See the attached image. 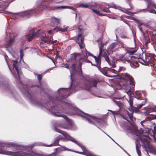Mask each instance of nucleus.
Wrapping results in <instances>:
<instances>
[{"mask_svg":"<svg viewBox=\"0 0 156 156\" xmlns=\"http://www.w3.org/2000/svg\"><path fill=\"white\" fill-rule=\"evenodd\" d=\"M156 112V106L152 109L150 112Z\"/></svg>","mask_w":156,"mask_h":156,"instance_id":"59","label":"nucleus"},{"mask_svg":"<svg viewBox=\"0 0 156 156\" xmlns=\"http://www.w3.org/2000/svg\"><path fill=\"white\" fill-rule=\"evenodd\" d=\"M137 58L135 56H130L127 57L125 55H122L120 56L117 59L118 61H121L123 63H126L127 62L128 63L133 62L134 59H136Z\"/></svg>","mask_w":156,"mask_h":156,"instance_id":"8","label":"nucleus"},{"mask_svg":"<svg viewBox=\"0 0 156 156\" xmlns=\"http://www.w3.org/2000/svg\"><path fill=\"white\" fill-rule=\"evenodd\" d=\"M108 68L107 67H104L101 69L100 67L99 69L100 71L105 75L109 77H112L113 76H111L108 74Z\"/></svg>","mask_w":156,"mask_h":156,"instance_id":"18","label":"nucleus"},{"mask_svg":"<svg viewBox=\"0 0 156 156\" xmlns=\"http://www.w3.org/2000/svg\"><path fill=\"white\" fill-rule=\"evenodd\" d=\"M70 68L71 69V70L73 72H75L76 70V63L74 62L70 66Z\"/></svg>","mask_w":156,"mask_h":156,"instance_id":"33","label":"nucleus"},{"mask_svg":"<svg viewBox=\"0 0 156 156\" xmlns=\"http://www.w3.org/2000/svg\"><path fill=\"white\" fill-rule=\"evenodd\" d=\"M39 31V30H38L35 33L33 32L32 34L30 33L27 35L26 36V38L28 40L29 42L34 37H38L39 36V34H38Z\"/></svg>","mask_w":156,"mask_h":156,"instance_id":"16","label":"nucleus"},{"mask_svg":"<svg viewBox=\"0 0 156 156\" xmlns=\"http://www.w3.org/2000/svg\"><path fill=\"white\" fill-rule=\"evenodd\" d=\"M120 37L122 39H128L129 38L126 36H121Z\"/></svg>","mask_w":156,"mask_h":156,"instance_id":"58","label":"nucleus"},{"mask_svg":"<svg viewBox=\"0 0 156 156\" xmlns=\"http://www.w3.org/2000/svg\"><path fill=\"white\" fill-rule=\"evenodd\" d=\"M114 101L115 103L120 108L122 106V104L120 101H117L115 100Z\"/></svg>","mask_w":156,"mask_h":156,"instance_id":"41","label":"nucleus"},{"mask_svg":"<svg viewBox=\"0 0 156 156\" xmlns=\"http://www.w3.org/2000/svg\"><path fill=\"white\" fill-rule=\"evenodd\" d=\"M151 37L152 41L156 39V30L155 29L150 31Z\"/></svg>","mask_w":156,"mask_h":156,"instance_id":"27","label":"nucleus"},{"mask_svg":"<svg viewBox=\"0 0 156 156\" xmlns=\"http://www.w3.org/2000/svg\"><path fill=\"white\" fill-rule=\"evenodd\" d=\"M84 56L83 57H82L80 58V60H82L84 61H86V60H87V51H85V53H84Z\"/></svg>","mask_w":156,"mask_h":156,"instance_id":"35","label":"nucleus"},{"mask_svg":"<svg viewBox=\"0 0 156 156\" xmlns=\"http://www.w3.org/2000/svg\"><path fill=\"white\" fill-rule=\"evenodd\" d=\"M92 11L96 13L97 14H98V13H99V11H98L97 10L92 9Z\"/></svg>","mask_w":156,"mask_h":156,"instance_id":"57","label":"nucleus"},{"mask_svg":"<svg viewBox=\"0 0 156 156\" xmlns=\"http://www.w3.org/2000/svg\"><path fill=\"white\" fill-rule=\"evenodd\" d=\"M110 66H112V67L111 68H108V71H109V73L112 72V73H114L115 74L117 73L118 72H117V71L116 70H115L114 69H112V68H114L116 67V65L115 63L114 62H111V65H109Z\"/></svg>","mask_w":156,"mask_h":156,"instance_id":"23","label":"nucleus"},{"mask_svg":"<svg viewBox=\"0 0 156 156\" xmlns=\"http://www.w3.org/2000/svg\"><path fill=\"white\" fill-rule=\"evenodd\" d=\"M58 43V42L57 40L52 41L51 40V42L50 43L54 45H56Z\"/></svg>","mask_w":156,"mask_h":156,"instance_id":"51","label":"nucleus"},{"mask_svg":"<svg viewBox=\"0 0 156 156\" xmlns=\"http://www.w3.org/2000/svg\"><path fill=\"white\" fill-rule=\"evenodd\" d=\"M96 5L95 4H94L92 5H90L85 4L84 3H81L78 5V7L80 8H90L91 7H94L96 6Z\"/></svg>","mask_w":156,"mask_h":156,"instance_id":"20","label":"nucleus"},{"mask_svg":"<svg viewBox=\"0 0 156 156\" xmlns=\"http://www.w3.org/2000/svg\"><path fill=\"white\" fill-rule=\"evenodd\" d=\"M79 115L83 117H85V116L87 115H88V114H87L86 113H84L83 112H80L78 113Z\"/></svg>","mask_w":156,"mask_h":156,"instance_id":"40","label":"nucleus"},{"mask_svg":"<svg viewBox=\"0 0 156 156\" xmlns=\"http://www.w3.org/2000/svg\"><path fill=\"white\" fill-rule=\"evenodd\" d=\"M141 147V145L140 144H136V148L137 153L139 156L141 155V153L140 148Z\"/></svg>","mask_w":156,"mask_h":156,"instance_id":"31","label":"nucleus"},{"mask_svg":"<svg viewBox=\"0 0 156 156\" xmlns=\"http://www.w3.org/2000/svg\"><path fill=\"white\" fill-rule=\"evenodd\" d=\"M55 128V129L56 132L62 134L65 137L66 139L69 140L77 144L80 147H81L83 151H84L86 150L85 148L84 147L80 144H78L77 141L69 136L66 132L62 131L59 129H58L57 127Z\"/></svg>","mask_w":156,"mask_h":156,"instance_id":"6","label":"nucleus"},{"mask_svg":"<svg viewBox=\"0 0 156 156\" xmlns=\"http://www.w3.org/2000/svg\"><path fill=\"white\" fill-rule=\"evenodd\" d=\"M113 8H115V9H119V10H121V11L123 12H124L125 13V12H126V10H128L127 9H124L123 10H122L121 9H122V7H120L117 6H116L115 5L114 6Z\"/></svg>","mask_w":156,"mask_h":156,"instance_id":"37","label":"nucleus"},{"mask_svg":"<svg viewBox=\"0 0 156 156\" xmlns=\"http://www.w3.org/2000/svg\"><path fill=\"white\" fill-rule=\"evenodd\" d=\"M81 60H80V58L79 60V66L78 67V68L80 69V71L82 73V65L83 64V62H81Z\"/></svg>","mask_w":156,"mask_h":156,"instance_id":"34","label":"nucleus"},{"mask_svg":"<svg viewBox=\"0 0 156 156\" xmlns=\"http://www.w3.org/2000/svg\"><path fill=\"white\" fill-rule=\"evenodd\" d=\"M138 27L140 30V31L144 33V31L143 30V27H142L141 26H138Z\"/></svg>","mask_w":156,"mask_h":156,"instance_id":"60","label":"nucleus"},{"mask_svg":"<svg viewBox=\"0 0 156 156\" xmlns=\"http://www.w3.org/2000/svg\"><path fill=\"white\" fill-rule=\"evenodd\" d=\"M78 41H79L80 40V41H79L78 43L80 47L81 48H83V41L84 40V36L82 35V34H78V35L77 38Z\"/></svg>","mask_w":156,"mask_h":156,"instance_id":"17","label":"nucleus"},{"mask_svg":"<svg viewBox=\"0 0 156 156\" xmlns=\"http://www.w3.org/2000/svg\"><path fill=\"white\" fill-rule=\"evenodd\" d=\"M67 90L68 89L62 88L58 90V92L59 94V95H60L61 97L64 98L65 96L64 94L66 93Z\"/></svg>","mask_w":156,"mask_h":156,"instance_id":"24","label":"nucleus"},{"mask_svg":"<svg viewBox=\"0 0 156 156\" xmlns=\"http://www.w3.org/2000/svg\"><path fill=\"white\" fill-rule=\"evenodd\" d=\"M138 24V26H141L142 25H144V26H145V25L144 24V23H142L141 22H139Z\"/></svg>","mask_w":156,"mask_h":156,"instance_id":"62","label":"nucleus"},{"mask_svg":"<svg viewBox=\"0 0 156 156\" xmlns=\"http://www.w3.org/2000/svg\"><path fill=\"white\" fill-rule=\"evenodd\" d=\"M152 123V124L153 125V126H154V127H156V124L155 122H151Z\"/></svg>","mask_w":156,"mask_h":156,"instance_id":"64","label":"nucleus"},{"mask_svg":"<svg viewBox=\"0 0 156 156\" xmlns=\"http://www.w3.org/2000/svg\"><path fill=\"white\" fill-rule=\"evenodd\" d=\"M61 8H69L73 10H74L75 8L70 7L69 6H61L60 7L57 6H51L49 5H47L42 2L39 6L36 9V10H32L30 11L26 12L24 13V16H27L28 18L31 16L34 13L37 14L40 12L41 11H42L46 9L50 10H53L56 9Z\"/></svg>","mask_w":156,"mask_h":156,"instance_id":"2","label":"nucleus"},{"mask_svg":"<svg viewBox=\"0 0 156 156\" xmlns=\"http://www.w3.org/2000/svg\"><path fill=\"white\" fill-rule=\"evenodd\" d=\"M55 115L58 117H62L63 118L67 121L69 122L71 124L72 121L69 119L66 115H59L55 114Z\"/></svg>","mask_w":156,"mask_h":156,"instance_id":"26","label":"nucleus"},{"mask_svg":"<svg viewBox=\"0 0 156 156\" xmlns=\"http://www.w3.org/2000/svg\"><path fill=\"white\" fill-rule=\"evenodd\" d=\"M127 52L129 55H133L136 52V51L128 50H127Z\"/></svg>","mask_w":156,"mask_h":156,"instance_id":"39","label":"nucleus"},{"mask_svg":"<svg viewBox=\"0 0 156 156\" xmlns=\"http://www.w3.org/2000/svg\"><path fill=\"white\" fill-rule=\"evenodd\" d=\"M128 102H129V104L130 107H133V100L132 98H129V101H128Z\"/></svg>","mask_w":156,"mask_h":156,"instance_id":"38","label":"nucleus"},{"mask_svg":"<svg viewBox=\"0 0 156 156\" xmlns=\"http://www.w3.org/2000/svg\"><path fill=\"white\" fill-rule=\"evenodd\" d=\"M142 134L143 136H144L143 133H140L139 135H136L138 137H137V139H139V140L141 142V143L142 144V145L144 146V147L146 146L148 144L150 143V141L151 140V138L150 139L147 138L148 139H146V138H142L141 136V135Z\"/></svg>","mask_w":156,"mask_h":156,"instance_id":"14","label":"nucleus"},{"mask_svg":"<svg viewBox=\"0 0 156 156\" xmlns=\"http://www.w3.org/2000/svg\"><path fill=\"white\" fill-rule=\"evenodd\" d=\"M92 120L87 118L86 120L90 123L93 124L96 126H107L108 123L107 119L105 118H97L95 117H93L92 119Z\"/></svg>","mask_w":156,"mask_h":156,"instance_id":"4","label":"nucleus"},{"mask_svg":"<svg viewBox=\"0 0 156 156\" xmlns=\"http://www.w3.org/2000/svg\"><path fill=\"white\" fill-rule=\"evenodd\" d=\"M146 61L147 63V65L149 64H155L154 61L156 60V55L154 54L147 53L145 55Z\"/></svg>","mask_w":156,"mask_h":156,"instance_id":"10","label":"nucleus"},{"mask_svg":"<svg viewBox=\"0 0 156 156\" xmlns=\"http://www.w3.org/2000/svg\"><path fill=\"white\" fill-rule=\"evenodd\" d=\"M118 44L116 42H114L111 44L108 48L107 52L108 55L112 54L114 51H115L118 48L116 49Z\"/></svg>","mask_w":156,"mask_h":156,"instance_id":"13","label":"nucleus"},{"mask_svg":"<svg viewBox=\"0 0 156 156\" xmlns=\"http://www.w3.org/2000/svg\"><path fill=\"white\" fill-rule=\"evenodd\" d=\"M135 98L138 99L143 100L142 104H140L136 108V109L139 110L145 104L146 102L147 101V99L146 98L143 99L141 96V94L138 91H136L135 92Z\"/></svg>","mask_w":156,"mask_h":156,"instance_id":"11","label":"nucleus"},{"mask_svg":"<svg viewBox=\"0 0 156 156\" xmlns=\"http://www.w3.org/2000/svg\"><path fill=\"white\" fill-rule=\"evenodd\" d=\"M123 76L125 80L128 81L129 82L130 85L132 86V87H130L129 89L127 91L126 90V91L128 94H131L134 90V88L135 86V82L134 81L133 78L129 74L127 73L124 74Z\"/></svg>","mask_w":156,"mask_h":156,"instance_id":"7","label":"nucleus"},{"mask_svg":"<svg viewBox=\"0 0 156 156\" xmlns=\"http://www.w3.org/2000/svg\"><path fill=\"white\" fill-rule=\"evenodd\" d=\"M62 138L61 137H60L59 136H58L55 138V140L54 142V143L52 144H51L50 145H47L46 146L48 147H51L54 146L55 145L60 146L58 143L60 140H62Z\"/></svg>","mask_w":156,"mask_h":156,"instance_id":"21","label":"nucleus"},{"mask_svg":"<svg viewBox=\"0 0 156 156\" xmlns=\"http://www.w3.org/2000/svg\"><path fill=\"white\" fill-rule=\"evenodd\" d=\"M112 112L114 115H118L119 114V111H110Z\"/></svg>","mask_w":156,"mask_h":156,"instance_id":"54","label":"nucleus"},{"mask_svg":"<svg viewBox=\"0 0 156 156\" xmlns=\"http://www.w3.org/2000/svg\"><path fill=\"white\" fill-rule=\"evenodd\" d=\"M58 30L61 31L62 32H64L67 31V28L66 27L64 28H58Z\"/></svg>","mask_w":156,"mask_h":156,"instance_id":"42","label":"nucleus"},{"mask_svg":"<svg viewBox=\"0 0 156 156\" xmlns=\"http://www.w3.org/2000/svg\"><path fill=\"white\" fill-rule=\"evenodd\" d=\"M125 13H126L127 14L129 15H131L132 14V13L131 12L128 11V10H126V12H125Z\"/></svg>","mask_w":156,"mask_h":156,"instance_id":"56","label":"nucleus"},{"mask_svg":"<svg viewBox=\"0 0 156 156\" xmlns=\"http://www.w3.org/2000/svg\"><path fill=\"white\" fill-rule=\"evenodd\" d=\"M14 41V39H9L7 43V44L8 46H10L12 45V43Z\"/></svg>","mask_w":156,"mask_h":156,"instance_id":"36","label":"nucleus"},{"mask_svg":"<svg viewBox=\"0 0 156 156\" xmlns=\"http://www.w3.org/2000/svg\"><path fill=\"white\" fill-rule=\"evenodd\" d=\"M103 11L106 12H110V11L109 10V9L107 8H105L102 9Z\"/></svg>","mask_w":156,"mask_h":156,"instance_id":"44","label":"nucleus"},{"mask_svg":"<svg viewBox=\"0 0 156 156\" xmlns=\"http://www.w3.org/2000/svg\"><path fill=\"white\" fill-rule=\"evenodd\" d=\"M0 154L13 156H20V147L14 143H7L0 146Z\"/></svg>","mask_w":156,"mask_h":156,"instance_id":"1","label":"nucleus"},{"mask_svg":"<svg viewBox=\"0 0 156 156\" xmlns=\"http://www.w3.org/2000/svg\"><path fill=\"white\" fill-rule=\"evenodd\" d=\"M98 14L100 16H105V15H104V14H103L102 13H100L99 12V13H98Z\"/></svg>","mask_w":156,"mask_h":156,"instance_id":"63","label":"nucleus"},{"mask_svg":"<svg viewBox=\"0 0 156 156\" xmlns=\"http://www.w3.org/2000/svg\"><path fill=\"white\" fill-rule=\"evenodd\" d=\"M80 53H77L74 54H71V56L70 58V60L72 61L74 60L76 62H77V61L76 60V58L78 57H80Z\"/></svg>","mask_w":156,"mask_h":156,"instance_id":"25","label":"nucleus"},{"mask_svg":"<svg viewBox=\"0 0 156 156\" xmlns=\"http://www.w3.org/2000/svg\"><path fill=\"white\" fill-rule=\"evenodd\" d=\"M63 67L66 68L68 69H70V67H69V65L67 63L64 64H63Z\"/></svg>","mask_w":156,"mask_h":156,"instance_id":"48","label":"nucleus"},{"mask_svg":"<svg viewBox=\"0 0 156 156\" xmlns=\"http://www.w3.org/2000/svg\"><path fill=\"white\" fill-rule=\"evenodd\" d=\"M78 30L79 32H82L83 31V26L82 25H80L79 26Z\"/></svg>","mask_w":156,"mask_h":156,"instance_id":"47","label":"nucleus"},{"mask_svg":"<svg viewBox=\"0 0 156 156\" xmlns=\"http://www.w3.org/2000/svg\"><path fill=\"white\" fill-rule=\"evenodd\" d=\"M60 23V20L59 19L56 18H52L51 24L53 26H55V25H57L58 24Z\"/></svg>","mask_w":156,"mask_h":156,"instance_id":"22","label":"nucleus"},{"mask_svg":"<svg viewBox=\"0 0 156 156\" xmlns=\"http://www.w3.org/2000/svg\"><path fill=\"white\" fill-rule=\"evenodd\" d=\"M99 53L100 52V50H101V57L102 56L103 57H104L106 61L108 62L109 65H111V62L110 61L109 58L107 55V53L104 49V45L103 44L101 43L99 46Z\"/></svg>","mask_w":156,"mask_h":156,"instance_id":"12","label":"nucleus"},{"mask_svg":"<svg viewBox=\"0 0 156 156\" xmlns=\"http://www.w3.org/2000/svg\"><path fill=\"white\" fill-rule=\"evenodd\" d=\"M20 55L21 59H22L24 56V54L23 52V50L22 49L20 50Z\"/></svg>","mask_w":156,"mask_h":156,"instance_id":"46","label":"nucleus"},{"mask_svg":"<svg viewBox=\"0 0 156 156\" xmlns=\"http://www.w3.org/2000/svg\"><path fill=\"white\" fill-rule=\"evenodd\" d=\"M120 115L126 120L132 127H136L135 123L133 122V113H129L128 111L125 110L124 111L123 114H121Z\"/></svg>","mask_w":156,"mask_h":156,"instance_id":"5","label":"nucleus"},{"mask_svg":"<svg viewBox=\"0 0 156 156\" xmlns=\"http://www.w3.org/2000/svg\"><path fill=\"white\" fill-rule=\"evenodd\" d=\"M151 2H152L151 1H149L148 3V6L147 8L145 9H143L141 10V11L144 12H146L147 11H148L149 12V10H151L152 9H150V7H152L151 6L149 5L150 3Z\"/></svg>","mask_w":156,"mask_h":156,"instance_id":"32","label":"nucleus"},{"mask_svg":"<svg viewBox=\"0 0 156 156\" xmlns=\"http://www.w3.org/2000/svg\"><path fill=\"white\" fill-rule=\"evenodd\" d=\"M150 40L149 39H147L146 41L145 42V45L147 46L148 44L150 42Z\"/></svg>","mask_w":156,"mask_h":156,"instance_id":"55","label":"nucleus"},{"mask_svg":"<svg viewBox=\"0 0 156 156\" xmlns=\"http://www.w3.org/2000/svg\"><path fill=\"white\" fill-rule=\"evenodd\" d=\"M41 39L42 41L47 43H50L51 42V39H49L45 35L44 36L41 37Z\"/></svg>","mask_w":156,"mask_h":156,"instance_id":"28","label":"nucleus"},{"mask_svg":"<svg viewBox=\"0 0 156 156\" xmlns=\"http://www.w3.org/2000/svg\"><path fill=\"white\" fill-rule=\"evenodd\" d=\"M119 43H120V45H121V46L122 48H125V44L123 42H121V41H119Z\"/></svg>","mask_w":156,"mask_h":156,"instance_id":"53","label":"nucleus"},{"mask_svg":"<svg viewBox=\"0 0 156 156\" xmlns=\"http://www.w3.org/2000/svg\"><path fill=\"white\" fill-rule=\"evenodd\" d=\"M36 87L35 86H32L30 87V90H34L35 88H36Z\"/></svg>","mask_w":156,"mask_h":156,"instance_id":"61","label":"nucleus"},{"mask_svg":"<svg viewBox=\"0 0 156 156\" xmlns=\"http://www.w3.org/2000/svg\"><path fill=\"white\" fill-rule=\"evenodd\" d=\"M56 29V28H54V30H50L48 31V33L49 34H52L54 33V30Z\"/></svg>","mask_w":156,"mask_h":156,"instance_id":"49","label":"nucleus"},{"mask_svg":"<svg viewBox=\"0 0 156 156\" xmlns=\"http://www.w3.org/2000/svg\"><path fill=\"white\" fill-rule=\"evenodd\" d=\"M149 5L151 6L152 7H153L156 9V5L153 2H151L150 3Z\"/></svg>","mask_w":156,"mask_h":156,"instance_id":"50","label":"nucleus"},{"mask_svg":"<svg viewBox=\"0 0 156 156\" xmlns=\"http://www.w3.org/2000/svg\"><path fill=\"white\" fill-rule=\"evenodd\" d=\"M151 122L149 121L144 120L142 121L140 123L143 127H145L147 126H149L148 124H151Z\"/></svg>","mask_w":156,"mask_h":156,"instance_id":"30","label":"nucleus"},{"mask_svg":"<svg viewBox=\"0 0 156 156\" xmlns=\"http://www.w3.org/2000/svg\"><path fill=\"white\" fill-rule=\"evenodd\" d=\"M98 81L96 80H93L91 81H86L84 86V90H89L92 87H96Z\"/></svg>","mask_w":156,"mask_h":156,"instance_id":"9","label":"nucleus"},{"mask_svg":"<svg viewBox=\"0 0 156 156\" xmlns=\"http://www.w3.org/2000/svg\"><path fill=\"white\" fill-rule=\"evenodd\" d=\"M37 79L39 81H40L42 80V74H37Z\"/></svg>","mask_w":156,"mask_h":156,"instance_id":"45","label":"nucleus"},{"mask_svg":"<svg viewBox=\"0 0 156 156\" xmlns=\"http://www.w3.org/2000/svg\"><path fill=\"white\" fill-rule=\"evenodd\" d=\"M149 12L151 13H154L156 14V11L152 9L151 10H149Z\"/></svg>","mask_w":156,"mask_h":156,"instance_id":"52","label":"nucleus"},{"mask_svg":"<svg viewBox=\"0 0 156 156\" xmlns=\"http://www.w3.org/2000/svg\"><path fill=\"white\" fill-rule=\"evenodd\" d=\"M126 69V68L122 66H120L119 67L118 70L117 71L118 73L120 72L122 70H125Z\"/></svg>","mask_w":156,"mask_h":156,"instance_id":"43","label":"nucleus"},{"mask_svg":"<svg viewBox=\"0 0 156 156\" xmlns=\"http://www.w3.org/2000/svg\"><path fill=\"white\" fill-rule=\"evenodd\" d=\"M136 58H137L136 59H134L133 60V62H136L137 61V60H138V61L141 63L142 64H144L146 65H147V63L145 59V60L141 58H140L139 59H138V58L137 57H136Z\"/></svg>","mask_w":156,"mask_h":156,"instance_id":"29","label":"nucleus"},{"mask_svg":"<svg viewBox=\"0 0 156 156\" xmlns=\"http://www.w3.org/2000/svg\"><path fill=\"white\" fill-rule=\"evenodd\" d=\"M143 128V129L140 128L139 130L138 127H128V129L130 130L131 133H134L136 135H139L143 133L144 136L150 139V136L153 137L154 139L156 138V127H154V130L147 127Z\"/></svg>","mask_w":156,"mask_h":156,"instance_id":"3","label":"nucleus"},{"mask_svg":"<svg viewBox=\"0 0 156 156\" xmlns=\"http://www.w3.org/2000/svg\"><path fill=\"white\" fill-rule=\"evenodd\" d=\"M13 66L14 68H15L16 70L17 71V75L18 76V77H17L15 76V77L16 79L19 82H20V75L21 73V71H20L19 70L18 66V61L16 60L14 61H13Z\"/></svg>","mask_w":156,"mask_h":156,"instance_id":"15","label":"nucleus"},{"mask_svg":"<svg viewBox=\"0 0 156 156\" xmlns=\"http://www.w3.org/2000/svg\"><path fill=\"white\" fill-rule=\"evenodd\" d=\"M101 51L100 50V52L99 53V55L97 56V58L95 59V61L96 63V65H94V66H96L98 69L100 68V65L101 62Z\"/></svg>","mask_w":156,"mask_h":156,"instance_id":"19","label":"nucleus"}]
</instances>
